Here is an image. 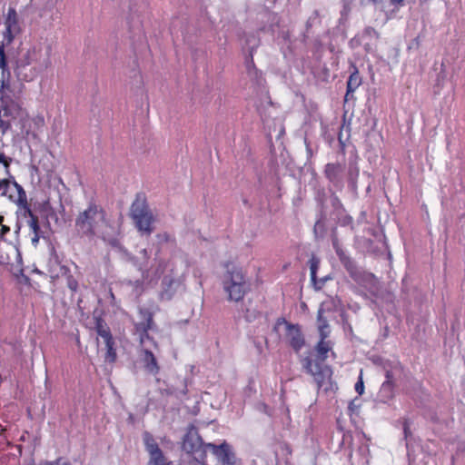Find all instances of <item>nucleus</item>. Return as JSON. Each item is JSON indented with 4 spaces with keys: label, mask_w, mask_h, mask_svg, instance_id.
<instances>
[{
    "label": "nucleus",
    "mask_w": 465,
    "mask_h": 465,
    "mask_svg": "<svg viewBox=\"0 0 465 465\" xmlns=\"http://www.w3.org/2000/svg\"><path fill=\"white\" fill-rule=\"evenodd\" d=\"M74 230L80 238H100L112 246L118 243L117 231L111 224L107 212L94 200L75 216Z\"/></svg>",
    "instance_id": "obj_1"
},
{
    "label": "nucleus",
    "mask_w": 465,
    "mask_h": 465,
    "mask_svg": "<svg viewBox=\"0 0 465 465\" xmlns=\"http://www.w3.org/2000/svg\"><path fill=\"white\" fill-rule=\"evenodd\" d=\"M226 271L223 275L222 285L229 302H240L251 291V283L242 268L232 262L224 265Z\"/></svg>",
    "instance_id": "obj_2"
},
{
    "label": "nucleus",
    "mask_w": 465,
    "mask_h": 465,
    "mask_svg": "<svg viewBox=\"0 0 465 465\" xmlns=\"http://www.w3.org/2000/svg\"><path fill=\"white\" fill-rule=\"evenodd\" d=\"M15 193H11L9 199L18 207L20 216L25 220L31 235V242L36 247L41 238L44 237V232L40 227L39 218L33 211L31 203L27 201V195L21 184L15 183Z\"/></svg>",
    "instance_id": "obj_3"
},
{
    "label": "nucleus",
    "mask_w": 465,
    "mask_h": 465,
    "mask_svg": "<svg viewBox=\"0 0 465 465\" xmlns=\"http://www.w3.org/2000/svg\"><path fill=\"white\" fill-rule=\"evenodd\" d=\"M130 217L141 234L150 235L153 230L155 217L147 203L146 195L138 193L130 207Z\"/></svg>",
    "instance_id": "obj_4"
},
{
    "label": "nucleus",
    "mask_w": 465,
    "mask_h": 465,
    "mask_svg": "<svg viewBox=\"0 0 465 465\" xmlns=\"http://www.w3.org/2000/svg\"><path fill=\"white\" fill-rule=\"evenodd\" d=\"M7 87L2 83L0 90V131L5 134L11 129L12 123L22 114V106L17 99L6 93Z\"/></svg>",
    "instance_id": "obj_5"
},
{
    "label": "nucleus",
    "mask_w": 465,
    "mask_h": 465,
    "mask_svg": "<svg viewBox=\"0 0 465 465\" xmlns=\"http://www.w3.org/2000/svg\"><path fill=\"white\" fill-rule=\"evenodd\" d=\"M182 449L193 456L201 464H205L207 459V444L203 442L201 436L195 429L189 430L183 437Z\"/></svg>",
    "instance_id": "obj_6"
},
{
    "label": "nucleus",
    "mask_w": 465,
    "mask_h": 465,
    "mask_svg": "<svg viewBox=\"0 0 465 465\" xmlns=\"http://www.w3.org/2000/svg\"><path fill=\"white\" fill-rule=\"evenodd\" d=\"M302 362L305 371L313 377L318 389L322 388L325 381L331 376L330 367L323 366L319 362H313L310 357H305Z\"/></svg>",
    "instance_id": "obj_7"
},
{
    "label": "nucleus",
    "mask_w": 465,
    "mask_h": 465,
    "mask_svg": "<svg viewBox=\"0 0 465 465\" xmlns=\"http://www.w3.org/2000/svg\"><path fill=\"white\" fill-rule=\"evenodd\" d=\"M207 447L211 450L212 453L217 459L219 465H234L236 462L235 454L232 447L227 442H223L220 445L213 443H207Z\"/></svg>",
    "instance_id": "obj_8"
},
{
    "label": "nucleus",
    "mask_w": 465,
    "mask_h": 465,
    "mask_svg": "<svg viewBox=\"0 0 465 465\" xmlns=\"http://www.w3.org/2000/svg\"><path fill=\"white\" fill-rule=\"evenodd\" d=\"M286 332L285 338L292 349L299 353L302 347L305 345V339L298 324H293L285 322Z\"/></svg>",
    "instance_id": "obj_9"
},
{
    "label": "nucleus",
    "mask_w": 465,
    "mask_h": 465,
    "mask_svg": "<svg viewBox=\"0 0 465 465\" xmlns=\"http://www.w3.org/2000/svg\"><path fill=\"white\" fill-rule=\"evenodd\" d=\"M332 246L340 261L344 264L351 277L354 281L359 282L361 278L362 272L358 271L356 266L351 261H349V258L345 255L343 250L341 248L339 240L336 237L332 239Z\"/></svg>",
    "instance_id": "obj_10"
},
{
    "label": "nucleus",
    "mask_w": 465,
    "mask_h": 465,
    "mask_svg": "<svg viewBox=\"0 0 465 465\" xmlns=\"http://www.w3.org/2000/svg\"><path fill=\"white\" fill-rule=\"evenodd\" d=\"M139 314L143 321L135 325L136 331L146 332V331L153 330L154 327L153 313L149 309L141 308Z\"/></svg>",
    "instance_id": "obj_11"
},
{
    "label": "nucleus",
    "mask_w": 465,
    "mask_h": 465,
    "mask_svg": "<svg viewBox=\"0 0 465 465\" xmlns=\"http://www.w3.org/2000/svg\"><path fill=\"white\" fill-rule=\"evenodd\" d=\"M351 71L347 81V91H346V99L351 94H353L355 90L361 84V77L360 75L359 70L355 64H351Z\"/></svg>",
    "instance_id": "obj_12"
},
{
    "label": "nucleus",
    "mask_w": 465,
    "mask_h": 465,
    "mask_svg": "<svg viewBox=\"0 0 465 465\" xmlns=\"http://www.w3.org/2000/svg\"><path fill=\"white\" fill-rule=\"evenodd\" d=\"M143 361L144 364V368L153 375L158 374L160 371V366L158 365L154 354L150 350L147 349L143 350Z\"/></svg>",
    "instance_id": "obj_13"
},
{
    "label": "nucleus",
    "mask_w": 465,
    "mask_h": 465,
    "mask_svg": "<svg viewBox=\"0 0 465 465\" xmlns=\"http://www.w3.org/2000/svg\"><path fill=\"white\" fill-rule=\"evenodd\" d=\"M94 330L97 332V334L101 338L104 339V341H106V340L110 341L111 338H114L111 333L109 326L107 325V323L102 317L95 316L94 318Z\"/></svg>",
    "instance_id": "obj_14"
},
{
    "label": "nucleus",
    "mask_w": 465,
    "mask_h": 465,
    "mask_svg": "<svg viewBox=\"0 0 465 465\" xmlns=\"http://www.w3.org/2000/svg\"><path fill=\"white\" fill-rule=\"evenodd\" d=\"M5 28L8 33H12L18 27V15L15 7H9L5 21Z\"/></svg>",
    "instance_id": "obj_15"
},
{
    "label": "nucleus",
    "mask_w": 465,
    "mask_h": 465,
    "mask_svg": "<svg viewBox=\"0 0 465 465\" xmlns=\"http://www.w3.org/2000/svg\"><path fill=\"white\" fill-rule=\"evenodd\" d=\"M341 171H342V168L340 163H329L325 165L324 173H325L326 178L330 182L335 183L338 180L339 175Z\"/></svg>",
    "instance_id": "obj_16"
},
{
    "label": "nucleus",
    "mask_w": 465,
    "mask_h": 465,
    "mask_svg": "<svg viewBox=\"0 0 465 465\" xmlns=\"http://www.w3.org/2000/svg\"><path fill=\"white\" fill-rule=\"evenodd\" d=\"M317 323L320 338L327 339L330 335L329 323L323 316V311L320 309L317 313Z\"/></svg>",
    "instance_id": "obj_17"
},
{
    "label": "nucleus",
    "mask_w": 465,
    "mask_h": 465,
    "mask_svg": "<svg viewBox=\"0 0 465 465\" xmlns=\"http://www.w3.org/2000/svg\"><path fill=\"white\" fill-rule=\"evenodd\" d=\"M315 350L317 351L318 358L322 361H324L328 357V352L331 350V342L326 341V339L320 338V341L315 346Z\"/></svg>",
    "instance_id": "obj_18"
},
{
    "label": "nucleus",
    "mask_w": 465,
    "mask_h": 465,
    "mask_svg": "<svg viewBox=\"0 0 465 465\" xmlns=\"http://www.w3.org/2000/svg\"><path fill=\"white\" fill-rule=\"evenodd\" d=\"M106 352L104 355V361L109 363H114L117 359L116 349L114 347V340L111 338L110 341H104Z\"/></svg>",
    "instance_id": "obj_19"
},
{
    "label": "nucleus",
    "mask_w": 465,
    "mask_h": 465,
    "mask_svg": "<svg viewBox=\"0 0 465 465\" xmlns=\"http://www.w3.org/2000/svg\"><path fill=\"white\" fill-rule=\"evenodd\" d=\"M143 440L145 446V450L149 454L161 450L153 436L150 432L144 431L143 433Z\"/></svg>",
    "instance_id": "obj_20"
},
{
    "label": "nucleus",
    "mask_w": 465,
    "mask_h": 465,
    "mask_svg": "<svg viewBox=\"0 0 465 465\" xmlns=\"http://www.w3.org/2000/svg\"><path fill=\"white\" fill-rule=\"evenodd\" d=\"M404 5L405 0H386L383 8L386 10L387 14L391 16Z\"/></svg>",
    "instance_id": "obj_21"
},
{
    "label": "nucleus",
    "mask_w": 465,
    "mask_h": 465,
    "mask_svg": "<svg viewBox=\"0 0 465 465\" xmlns=\"http://www.w3.org/2000/svg\"><path fill=\"white\" fill-rule=\"evenodd\" d=\"M17 183L16 181H10L6 177L0 178V192L2 195L7 196L9 198V194L11 193H15V188L14 183Z\"/></svg>",
    "instance_id": "obj_22"
},
{
    "label": "nucleus",
    "mask_w": 465,
    "mask_h": 465,
    "mask_svg": "<svg viewBox=\"0 0 465 465\" xmlns=\"http://www.w3.org/2000/svg\"><path fill=\"white\" fill-rule=\"evenodd\" d=\"M394 382L383 381L380 389V394L386 400H391L394 396Z\"/></svg>",
    "instance_id": "obj_23"
},
{
    "label": "nucleus",
    "mask_w": 465,
    "mask_h": 465,
    "mask_svg": "<svg viewBox=\"0 0 465 465\" xmlns=\"http://www.w3.org/2000/svg\"><path fill=\"white\" fill-rule=\"evenodd\" d=\"M149 455H150L149 463L152 465H171V462H169L166 460L162 450H159L153 452Z\"/></svg>",
    "instance_id": "obj_24"
},
{
    "label": "nucleus",
    "mask_w": 465,
    "mask_h": 465,
    "mask_svg": "<svg viewBox=\"0 0 465 465\" xmlns=\"http://www.w3.org/2000/svg\"><path fill=\"white\" fill-rule=\"evenodd\" d=\"M12 159L6 156L4 153H0V175L8 176L10 175V165Z\"/></svg>",
    "instance_id": "obj_25"
},
{
    "label": "nucleus",
    "mask_w": 465,
    "mask_h": 465,
    "mask_svg": "<svg viewBox=\"0 0 465 465\" xmlns=\"http://www.w3.org/2000/svg\"><path fill=\"white\" fill-rule=\"evenodd\" d=\"M40 58V50L33 47L28 50L25 60L27 64H31L33 63H36Z\"/></svg>",
    "instance_id": "obj_26"
},
{
    "label": "nucleus",
    "mask_w": 465,
    "mask_h": 465,
    "mask_svg": "<svg viewBox=\"0 0 465 465\" xmlns=\"http://www.w3.org/2000/svg\"><path fill=\"white\" fill-rule=\"evenodd\" d=\"M319 260L315 257H312L310 260V270H311V278L314 282L317 277V270L319 268Z\"/></svg>",
    "instance_id": "obj_27"
},
{
    "label": "nucleus",
    "mask_w": 465,
    "mask_h": 465,
    "mask_svg": "<svg viewBox=\"0 0 465 465\" xmlns=\"http://www.w3.org/2000/svg\"><path fill=\"white\" fill-rule=\"evenodd\" d=\"M0 69L2 70L3 74H5V72L9 74L4 46H0Z\"/></svg>",
    "instance_id": "obj_28"
},
{
    "label": "nucleus",
    "mask_w": 465,
    "mask_h": 465,
    "mask_svg": "<svg viewBox=\"0 0 465 465\" xmlns=\"http://www.w3.org/2000/svg\"><path fill=\"white\" fill-rule=\"evenodd\" d=\"M66 285L74 292H77V290H78V282L71 274L66 276Z\"/></svg>",
    "instance_id": "obj_29"
},
{
    "label": "nucleus",
    "mask_w": 465,
    "mask_h": 465,
    "mask_svg": "<svg viewBox=\"0 0 465 465\" xmlns=\"http://www.w3.org/2000/svg\"><path fill=\"white\" fill-rule=\"evenodd\" d=\"M10 232V227L4 224V217L0 215V242Z\"/></svg>",
    "instance_id": "obj_30"
},
{
    "label": "nucleus",
    "mask_w": 465,
    "mask_h": 465,
    "mask_svg": "<svg viewBox=\"0 0 465 465\" xmlns=\"http://www.w3.org/2000/svg\"><path fill=\"white\" fill-rule=\"evenodd\" d=\"M43 465H71V464L68 461L64 460L62 458H58L54 461H45Z\"/></svg>",
    "instance_id": "obj_31"
},
{
    "label": "nucleus",
    "mask_w": 465,
    "mask_h": 465,
    "mask_svg": "<svg viewBox=\"0 0 465 465\" xmlns=\"http://www.w3.org/2000/svg\"><path fill=\"white\" fill-rule=\"evenodd\" d=\"M355 391L360 395H361L364 392V384H363L361 377L360 378V380L355 384Z\"/></svg>",
    "instance_id": "obj_32"
},
{
    "label": "nucleus",
    "mask_w": 465,
    "mask_h": 465,
    "mask_svg": "<svg viewBox=\"0 0 465 465\" xmlns=\"http://www.w3.org/2000/svg\"><path fill=\"white\" fill-rule=\"evenodd\" d=\"M140 333V343L143 344L145 340H153V338L149 334V331H146V332L143 331H138Z\"/></svg>",
    "instance_id": "obj_33"
},
{
    "label": "nucleus",
    "mask_w": 465,
    "mask_h": 465,
    "mask_svg": "<svg viewBox=\"0 0 465 465\" xmlns=\"http://www.w3.org/2000/svg\"><path fill=\"white\" fill-rule=\"evenodd\" d=\"M251 67H255L254 61H253V47L250 51V55L247 60V68L250 69Z\"/></svg>",
    "instance_id": "obj_34"
},
{
    "label": "nucleus",
    "mask_w": 465,
    "mask_h": 465,
    "mask_svg": "<svg viewBox=\"0 0 465 465\" xmlns=\"http://www.w3.org/2000/svg\"><path fill=\"white\" fill-rule=\"evenodd\" d=\"M403 432L406 439L411 435V429L407 420L403 423Z\"/></svg>",
    "instance_id": "obj_35"
},
{
    "label": "nucleus",
    "mask_w": 465,
    "mask_h": 465,
    "mask_svg": "<svg viewBox=\"0 0 465 465\" xmlns=\"http://www.w3.org/2000/svg\"><path fill=\"white\" fill-rule=\"evenodd\" d=\"M34 122L35 124L37 125H41V126H44L45 125V119L43 116H36L34 118Z\"/></svg>",
    "instance_id": "obj_36"
},
{
    "label": "nucleus",
    "mask_w": 465,
    "mask_h": 465,
    "mask_svg": "<svg viewBox=\"0 0 465 465\" xmlns=\"http://www.w3.org/2000/svg\"><path fill=\"white\" fill-rule=\"evenodd\" d=\"M385 378H386L385 381L394 382L393 374H392L391 371H386Z\"/></svg>",
    "instance_id": "obj_37"
},
{
    "label": "nucleus",
    "mask_w": 465,
    "mask_h": 465,
    "mask_svg": "<svg viewBox=\"0 0 465 465\" xmlns=\"http://www.w3.org/2000/svg\"><path fill=\"white\" fill-rule=\"evenodd\" d=\"M383 1L384 0H360L361 5H368V4H371V3L380 4V3H382Z\"/></svg>",
    "instance_id": "obj_38"
},
{
    "label": "nucleus",
    "mask_w": 465,
    "mask_h": 465,
    "mask_svg": "<svg viewBox=\"0 0 465 465\" xmlns=\"http://www.w3.org/2000/svg\"><path fill=\"white\" fill-rule=\"evenodd\" d=\"M47 207H50L49 202H45L41 204V209L46 211Z\"/></svg>",
    "instance_id": "obj_39"
},
{
    "label": "nucleus",
    "mask_w": 465,
    "mask_h": 465,
    "mask_svg": "<svg viewBox=\"0 0 465 465\" xmlns=\"http://www.w3.org/2000/svg\"><path fill=\"white\" fill-rule=\"evenodd\" d=\"M366 33H368V34H371V33L376 34V31H375V29H374V28H372V27H368V28L366 29Z\"/></svg>",
    "instance_id": "obj_40"
},
{
    "label": "nucleus",
    "mask_w": 465,
    "mask_h": 465,
    "mask_svg": "<svg viewBox=\"0 0 465 465\" xmlns=\"http://www.w3.org/2000/svg\"><path fill=\"white\" fill-rule=\"evenodd\" d=\"M173 282V279H169L168 280V285L171 286Z\"/></svg>",
    "instance_id": "obj_41"
}]
</instances>
